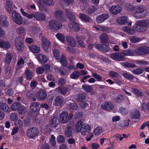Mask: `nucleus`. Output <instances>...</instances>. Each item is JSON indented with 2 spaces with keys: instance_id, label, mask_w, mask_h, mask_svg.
<instances>
[{
  "instance_id": "obj_24",
  "label": "nucleus",
  "mask_w": 149,
  "mask_h": 149,
  "mask_svg": "<svg viewBox=\"0 0 149 149\" xmlns=\"http://www.w3.org/2000/svg\"><path fill=\"white\" fill-rule=\"evenodd\" d=\"M66 14L69 19L72 22L75 21V16L73 13L68 9L65 10Z\"/></svg>"
},
{
  "instance_id": "obj_58",
  "label": "nucleus",
  "mask_w": 149,
  "mask_h": 149,
  "mask_svg": "<svg viewBox=\"0 0 149 149\" xmlns=\"http://www.w3.org/2000/svg\"><path fill=\"white\" fill-rule=\"evenodd\" d=\"M56 37L58 39L62 42H64L65 41V37L61 33H58L56 35Z\"/></svg>"
},
{
  "instance_id": "obj_46",
  "label": "nucleus",
  "mask_w": 149,
  "mask_h": 149,
  "mask_svg": "<svg viewBox=\"0 0 149 149\" xmlns=\"http://www.w3.org/2000/svg\"><path fill=\"white\" fill-rule=\"evenodd\" d=\"M18 110L19 114L23 115L27 111V109L25 107L21 105Z\"/></svg>"
},
{
  "instance_id": "obj_9",
  "label": "nucleus",
  "mask_w": 149,
  "mask_h": 149,
  "mask_svg": "<svg viewBox=\"0 0 149 149\" xmlns=\"http://www.w3.org/2000/svg\"><path fill=\"white\" fill-rule=\"evenodd\" d=\"M12 17L14 21L16 24L20 25L22 24V18L19 14L15 12H13Z\"/></svg>"
},
{
  "instance_id": "obj_3",
  "label": "nucleus",
  "mask_w": 149,
  "mask_h": 149,
  "mask_svg": "<svg viewBox=\"0 0 149 149\" xmlns=\"http://www.w3.org/2000/svg\"><path fill=\"white\" fill-rule=\"evenodd\" d=\"M134 52L136 54L140 55L149 54V47L142 46L137 47L134 50Z\"/></svg>"
},
{
  "instance_id": "obj_5",
  "label": "nucleus",
  "mask_w": 149,
  "mask_h": 149,
  "mask_svg": "<svg viewBox=\"0 0 149 149\" xmlns=\"http://www.w3.org/2000/svg\"><path fill=\"white\" fill-rule=\"evenodd\" d=\"M110 57L116 61H123L125 60L124 56L122 52H115L111 54Z\"/></svg>"
},
{
  "instance_id": "obj_49",
  "label": "nucleus",
  "mask_w": 149,
  "mask_h": 149,
  "mask_svg": "<svg viewBox=\"0 0 149 149\" xmlns=\"http://www.w3.org/2000/svg\"><path fill=\"white\" fill-rule=\"evenodd\" d=\"M9 107L6 103H0V109L3 110L4 111L7 112L9 109Z\"/></svg>"
},
{
  "instance_id": "obj_55",
  "label": "nucleus",
  "mask_w": 149,
  "mask_h": 149,
  "mask_svg": "<svg viewBox=\"0 0 149 149\" xmlns=\"http://www.w3.org/2000/svg\"><path fill=\"white\" fill-rule=\"evenodd\" d=\"M82 87L86 92H90L93 90L92 86H89L87 84H85L82 85Z\"/></svg>"
},
{
  "instance_id": "obj_25",
  "label": "nucleus",
  "mask_w": 149,
  "mask_h": 149,
  "mask_svg": "<svg viewBox=\"0 0 149 149\" xmlns=\"http://www.w3.org/2000/svg\"><path fill=\"white\" fill-rule=\"evenodd\" d=\"M140 115L139 111L136 109H134L131 111L130 116L132 118L138 119L140 117Z\"/></svg>"
},
{
  "instance_id": "obj_21",
  "label": "nucleus",
  "mask_w": 149,
  "mask_h": 149,
  "mask_svg": "<svg viewBox=\"0 0 149 149\" xmlns=\"http://www.w3.org/2000/svg\"><path fill=\"white\" fill-rule=\"evenodd\" d=\"M0 24L2 26L6 27L8 25V22L6 20L5 16L0 13Z\"/></svg>"
},
{
  "instance_id": "obj_16",
  "label": "nucleus",
  "mask_w": 149,
  "mask_h": 149,
  "mask_svg": "<svg viewBox=\"0 0 149 149\" xmlns=\"http://www.w3.org/2000/svg\"><path fill=\"white\" fill-rule=\"evenodd\" d=\"M15 7L14 4H13L11 1L7 0L6 4V9L8 13H11L13 10L14 7Z\"/></svg>"
},
{
  "instance_id": "obj_45",
  "label": "nucleus",
  "mask_w": 149,
  "mask_h": 149,
  "mask_svg": "<svg viewBox=\"0 0 149 149\" xmlns=\"http://www.w3.org/2000/svg\"><path fill=\"white\" fill-rule=\"evenodd\" d=\"M134 51L131 49H127L123 52L122 53L124 55V56H133L134 55Z\"/></svg>"
},
{
  "instance_id": "obj_19",
  "label": "nucleus",
  "mask_w": 149,
  "mask_h": 149,
  "mask_svg": "<svg viewBox=\"0 0 149 149\" xmlns=\"http://www.w3.org/2000/svg\"><path fill=\"white\" fill-rule=\"evenodd\" d=\"M109 15L108 14H103L99 16L96 18V21L98 23H102L108 18Z\"/></svg>"
},
{
  "instance_id": "obj_59",
  "label": "nucleus",
  "mask_w": 149,
  "mask_h": 149,
  "mask_svg": "<svg viewBox=\"0 0 149 149\" xmlns=\"http://www.w3.org/2000/svg\"><path fill=\"white\" fill-rule=\"evenodd\" d=\"M92 76L93 77L95 78L96 79L97 81H102V77L99 75L95 73H92Z\"/></svg>"
},
{
  "instance_id": "obj_36",
  "label": "nucleus",
  "mask_w": 149,
  "mask_h": 149,
  "mask_svg": "<svg viewBox=\"0 0 149 149\" xmlns=\"http://www.w3.org/2000/svg\"><path fill=\"white\" fill-rule=\"evenodd\" d=\"M127 19L128 18L127 17L123 16L118 19L117 20V22L120 24L123 25L127 22Z\"/></svg>"
},
{
  "instance_id": "obj_50",
  "label": "nucleus",
  "mask_w": 149,
  "mask_h": 149,
  "mask_svg": "<svg viewBox=\"0 0 149 149\" xmlns=\"http://www.w3.org/2000/svg\"><path fill=\"white\" fill-rule=\"evenodd\" d=\"M130 122V121L129 119H126L120 123V126L122 127H125L128 126L129 125Z\"/></svg>"
},
{
  "instance_id": "obj_61",
  "label": "nucleus",
  "mask_w": 149,
  "mask_h": 149,
  "mask_svg": "<svg viewBox=\"0 0 149 149\" xmlns=\"http://www.w3.org/2000/svg\"><path fill=\"white\" fill-rule=\"evenodd\" d=\"M130 39L132 42L134 43H137L141 40V38H136L134 36H130Z\"/></svg>"
},
{
  "instance_id": "obj_60",
  "label": "nucleus",
  "mask_w": 149,
  "mask_h": 149,
  "mask_svg": "<svg viewBox=\"0 0 149 149\" xmlns=\"http://www.w3.org/2000/svg\"><path fill=\"white\" fill-rule=\"evenodd\" d=\"M109 74V76L112 78H117L119 76V74L117 72L112 71H110Z\"/></svg>"
},
{
  "instance_id": "obj_30",
  "label": "nucleus",
  "mask_w": 149,
  "mask_h": 149,
  "mask_svg": "<svg viewBox=\"0 0 149 149\" xmlns=\"http://www.w3.org/2000/svg\"><path fill=\"white\" fill-rule=\"evenodd\" d=\"M37 58L38 60L42 63H46L48 60V59L46 56L40 54H38L37 55Z\"/></svg>"
},
{
  "instance_id": "obj_39",
  "label": "nucleus",
  "mask_w": 149,
  "mask_h": 149,
  "mask_svg": "<svg viewBox=\"0 0 149 149\" xmlns=\"http://www.w3.org/2000/svg\"><path fill=\"white\" fill-rule=\"evenodd\" d=\"M16 32L18 34L22 35L23 36H25L26 34L25 29L22 26L17 28Z\"/></svg>"
},
{
  "instance_id": "obj_57",
  "label": "nucleus",
  "mask_w": 149,
  "mask_h": 149,
  "mask_svg": "<svg viewBox=\"0 0 149 149\" xmlns=\"http://www.w3.org/2000/svg\"><path fill=\"white\" fill-rule=\"evenodd\" d=\"M124 97L123 95H117L115 98V100L117 102L119 103L123 101Z\"/></svg>"
},
{
  "instance_id": "obj_27",
  "label": "nucleus",
  "mask_w": 149,
  "mask_h": 149,
  "mask_svg": "<svg viewBox=\"0 0 149 149\" xmlns=\"http://www.w3.org/2000/svg\"><path fill=\"white\" fill-rule=\"evenodd\" d=\"M67 88L65 87H59L56 89V91L63 95H65L68 91Z\"/></svg>"
},
{
  "instance_id": "obj_47",
  "label": "nucleus",
  "mask_w": 149,
  "mask_h": 149,
  "mask_svg": "<svg viewBox=\"0 0 149 149\" xmlns=\"http://www.w3.org/2000/svg\"><path fill=\"white\" fill-rule=\"evenodd\" d=\"M103 132V130L100 127H97L94 130V134L95 136H98Z\"/></svg>"
},
{
  "instance_id": "obj_8",
  "label": "nucleus",
  "mask_w": 149,
  "mask_h": 149,
  "mask_svg": "<svg viewBox=\"0 0 149 149\" xmlns=\"http://www.w3.org/2000/svg\"><path fill=\"white\" fill-rule=\"evenodd\" d=\"M49 25L51 28L56 30L60 29L62 27V24L61 23L53 19L49 22Z\"/></svg>"
},
{
  "instance_id": "obj_42",
  "label": "nucleus",
  "mask_w": 149,
  "mask_h": 149,
  "mask_svg": "<svg viewBox=\"0 0 149 149\" xmlns=\"http://www.w3.org/2000/svg\"><path fill=\"white\" fill-rule=\"evenodd\" d=\"M13 57V56L12 54H7L6 55L5 60V63L8 65L10 64L11 62Z\"/></svg>"
},
{
  "instance_id": "obj_41",
  "label": "nucleus",
  "mask_w": 149,
  "mask_h": 149,
  "mask_svg": "<svg viewBox=\"0 0 149 149\" xmlns=\"http://www.w3.org/2000/svg\"><path fill=\"white\" fill-rule=\"evenodd\" d=\"M72 128L70 126H68L66 128L65 134L67 137H71L72 135Z\"/></svg>"
},
{
  "instance_id": "obj_32",
  "label": "nucleus",
  "mask_w": 149,
  "mask_h": 149,
  "mask_svg": "<svg viewBox=\"0 0 149 149\" xmlns=\"http://www.w3.org/2000/svg\"><path fill=\"white\" fill-rule=\"evenodd\" d=\"M108 39V36L106 34L102 33L100 36V40L102 43H106L107 42Z\"/></svg>"
},
{
  "instance_id": "obj_53",
  "label": "nucleus",
  "mask_w": 149,
  "mask_h": 149,
  "mask_svg": "<svg viewBox=\"0 0 149 149\" xmlns=\"http://www.w3.org/2000/svg\"><path fill=\"white\" fill-rule=\"evenodd\" d=\"M68 108L69 109H71L72 110H76L78 108V106L75 103H70L68 104Z\"/></svg>"
},
{
  "instance_id": "obj_15",
  "label": "nucleus",
  "mask_w": 149,
  "mask_h": 149,
  "mask_svg": "<svg viewBox=\"0 0 149 149\" xmlns=\"http://www.w3.org/2000/svg\"><path fill=\"white\" fill-rule=\"evenodd\" d=\"M39 105V103L36 102H33L30 105V109L32 112H37L40 109Z\"/></svg>"
},
{
  "instance_id": "obj_62",
  "label": "nucleus",
  "mask_w": 149,
  "mask_h": 149,
  "mask_svg": "<svg viewBox=\"0 0 149 149\" xmlns=\"http://www.w3.org/2000/svg\"><path fill=\"white\" fill-rule=\"evenodd\" d=\"M21 11L24 16L29 19H31L33 17H34V14H31L30 15H29L28 13L23 11V10L22 9H21Z\"/></svg>"
},
{
  "instance_id": "obj_7",
  "label": "nucleus",
  "mask_w": 149,
  "mask_h": 149,
  "mask_svg": "<svg viewBox=\"0 0 149 149\" xmlns=\"http://www.w3.org/2000/svg\"><path fill=\"white\" fill-rule=\"evenodd\" d=\"M126 8L129 11H132L135 13H141L144 11V9L142 7L139 6L134 7L129 3L127 4Z\"/></svg>"
},
{
  "instance_id": "obj_35",
  "label": "nucleus",
  "mask_w": 149,
  "mask_h": 149,
  "mask_svg": "<svg viewBox=\"0 0 149 149\" xmlns=\"http://www.w3.org/2000/svg\"><path fill=\"white\" fill-rule=\"evenodd\" d=\"M123 30L124 31L129 34H133L135 33V32L134 29L127 26L123 27Z\"/></svg>"
},
{
  "instance_id": "obj_64",
  "label": "nucleus",
  "mask_w": 149,
  "mask_h": 149,
  "mask_svg": "<svg viewBox=\"0 0 149 149\" xmlns=\"http://www.w3.org/2000/svg\"><path fill=\"white\" fill-rule=\"evenodd\" d=\"M123 76L125 78L129 79L132 80L134 78L133 75L127 73L123 74Z\"/></svg>"
},
{
  "instance_id": "obj_14",
  "label": "nucleus",
  "mask_w": 149,
  "mask_h": 149,
  "mask_svg": "<svg viewBox=\"0 0 149 149\" xmlns=\"http://www.w3.org/2000/svg\"><path fill=\"white\" fill-rule=\"evenodd\" d=\"M66 40L68 45L72 47H75L76 46V42L75 39L70 36H67Z\"/></svg>"
},
{
  "instance_id": "obj_23",
  "label": "nucleus",
  "mask_w": 149,
  "mask_h": 149,
  "mask_svg": "<svg viewBox=\"0 0 149 149\" xmlns=\"http://www.w3.org/2000/svg\"><path fill=\"white\" fill-rule=\"evenodd\" d=\"M42 44L43 45L42 47L44 50L47 52L48 50L45 48V46L49 47L51 45L50 41L47 40L46 38L42 37L41 38Z\"/></svg>"
},
{
  "instance_id": "obj_22",
  "label": "nucleus",
  "mask_w": 149,
  "mask_h": 149,
  "mask_svg": "<svg viewBox=\"0 0 149 149\" xmlns=\"http://www.w3.org/2000/svg\"><path fill=\"white\" fill-rule=\"evenodd\" d=\"M50 123L52 126L55 128L59 123V120L57 117L53 116L51 118Z\"/></svg>"
},
{
  "instance_id": "obj_44",
  "label": "nucleus",
  "mask_w": 149,
  "mask_h": 149,
  "mask_svg": "<svg viewBox=\"0 0 149 149\" xmlns=\"http://www.w3.org/2000/svg\"><path fill=\"white\" fill-rule=\"evenodd\" d=\"M39 8L42 11L46 10V8L45 5L41 0H38L37 1Z\"/></svg>"
},
{
  "instance_id": "obj_4",
  "label": "nucleus",
  "mask_w": 149,
  "mask_h": 149,
  "mask_svg": "<svg viewBox=\"0 0 149 149\" xmlns=\"http://www.w3.org/2000/svg\"><path fill=\"white\" fill-rule=\"evenodd\" d=\"M149 25L148 21H139L138 23L139 27L137 29V31L139 32H143L145 31Z\"/></svg>"
},
{
  "instance_id": "obj_43",
  "label": "nucleus",
  "mask_w": 149,
  "mask_h": 149,
  "mask_svg": "<svg viewBox=\"0 0 149 149\" xmlns=\"http://www.w3.org/2000/svg\"><path fill=\"white\" fill-rule=\"evenodd\" d=\"M25 74L26 76V79L29 80H31L33 76V74L30 70L26 69L25 72Z\"/></svg>"
},
{
  "instance_id": "obj_40",
  "label": "nucleus",
  "mask_w": 149,
  "mask_h": 149,
  "mask_svg": "<svg viewBox=\"0 0 149 149\" xmlns=\"http://www.w3.org/2000/svg\"><path fill=\"white\" fill-rule=\"evenodd\" d=\"M21 105H22V104L19 102H16L11 105V109L14 111L17 110H18Z\"/></svg>"
},
{
  "instance_id": "obj_33",
  "label": "nucleus",
  "mask_w": 149,
  "mask_h": 149,
  "mask_svg": "<svg viewBox=\"0 0 149 149\" xmlns=\"http://www.w3.org/2000/svg\"><path fill=\"white\" fill-rule=\"evenodd\" d=\"M81 75V72L79 71H74L70 75V77L73 79H77Z\"/></svg>"
},
{
  "instance_id": "obj_54",
  "label": "nucleus",
  "mask_w": 149,
  "mask_h": 149,
  "mask_svg": "<svg viewBox=\"0 0 149 149\" xmlns=\"http://www.w3.org/2000/svg\"><path fill=\"white\" fill-rule=\"evenodd\" d=\"M76 99L78 102H81L85 99V95L83 94L78 95H77Z\"/></svg>"
},
{
  "instance_id": "obj_34",
  "label": "nucleus",
  "mask_w": 149,
  "mask_h": 149,
  "mask_svg": "<svg viewBox=\"0 0 149 149\" xmlns=\"http://www.w3.org/2000/svg\"><path fill=\"white\" fill-rule=\"evenodd\" d=\"M79 17L81 19L86 22H89L91 20V18L88 16L84 14H80Z\"/></svg>"
},
{
  "instance_id": "obj_63",
  "label": "nucleus",
  "mask_w": 149,
  "mask_h": 149,
  "mask_svg": "<svg viewBox=\"0 0 149 149\" xmlns=\"http://www.w3.org/2000/svg\"><path fill=\"white\" fill-rule=\"evenodd\" d=\"M53 54L55 58L58 60L60 56L59 51L56 49H55L53 50Z\"/></svg>"
},
{
  "instance_id": "obj_20",
  "label": "nucleus",
  "mask_w": 149,
  "mask_h": 149,
  "mask_svg": "<svg viewBox=\"0 0 149 149\" xmlns=\"http://www.w3.org/2000/svg\"><path fill=\"white\" fill-rule=\"evenodd\" d=\"M102 108L108 111H110L113 109V104L110 102H103L101 105Z\"/></svg>"
},
{
  "instance_id": "obj_48",
  "label": "nucleus",
  "mask_w": 149,
  "mask_h": 149,
  "mask_svg": "<svg viewBox=\"0 0 149 149\" xmlns=\"http://www.w3.org/2000/svg\"><path fill=\"white\" fill-rule=\"evenodd\" d=\"M121 64L123 65L127 68H134L136 66L134 64L130 62H125L122 63Z\"/></svg>"
},
{
  "instance_id": "obj_18",
  "label": "nucleus",
  "mask_w": 149,
  "mask_h": 149,
  "mask_svg": "<svg viewBox=\"0 0 149 149\" xmlns=\"http://www.w3.org/2000/svg\"><path fill=\"white\" fill-rule=\"evenodd\" d=\"M15 44L18 50H22L23 49L24 44L20 38H16L15 40Z\"/></svg>"
},
{
  "instance_id": "obj_29",
  "label": "nucleus",
  "mask_w": 149,
  "mask_h": 149,
  "mask_svg": "<svg viewBox=\"0 0 149 149\" xmlns=\"http://www.w3.org/2000/svg\"><path fill=\"white\" fill-rule=\"evenodd\" d=\"M10 43L8 42L0 40V47L5 49H9L10 47Z\"/></svg>"
},
{
  "instance_id": "obj_13",
  "label": "nucleus",
  "mask_w": 149,
  "mask_h": 149,
  "mask_svg": "<svg viewBox=\"0 0 149 149\" xmlns=\"http://www.w3.org/2000/svg\"><path fill=\"white\" fill-rule=\"evenodd\" d=\"M55 17L57 19L61 22H64L66 20V18L63 15V13L61 11H56L55 13Z\"/></svg>"
},
{
  "instance_id": "obj_52",
  "label": "nucleus",
  "mask_w": 149,
  "mask_h": 149,
  "mask_svg": "<svg viewBox=\"0 0 149 149\" xmlns=\"http://www.w3.org/2000/svg\"><path fill=\"white\" fill-rule=\"evenodd\" d=\"M136 63L139 65L145 66L146 65H148V62L147 61L138 60L136 61Z\"/></svg>"
},
{
  "instance_id": "obj_12",
  "label": "nucleus",
  "mask_w": 149,
  "mask_h": 149,
  "mask_svg": "<svg viewBox=\"0 0 149 149\" xmlns=\"http://www.w3.org/2000/svg\"><path fill=\"white\" fill-rule=\"evenodd\" d=\"M29 33L32 35L36 36L40 35V31L39 28L37 26H30L29 29Z\"/></svg>"
},
{
  "instance_id": "obj_37",
  "label": "nucleus",
  "mask_w": 149,
  "mask_h": 149,
  "mask_svg": "<svg viewBox=\"0 0 149 149\" xmlns=\"http://www.w3.org/2000/svg\"><path fill=\"white\" fill-rule=\"evenodd\" d=\"M24 63V60L22 58H20V59L18 60L17 63V67L16 69V72L19 71V69L23 67Z\"/></svg>"
},
{
  "instance_id": "obj_38",
  "label": "nucleus",
  "mask_w": 149,
  "mask_h": 149,
  "mask_svg": "<svg viewBox=\"0 0 149 149\" xmlns=\"http://www.w3.org/2000/svg\"><path fill=\"white\" fill-rule=\"evenodd\" d=\"M60 62L64 66H66L67 65L68 61L64 55L62 54L61 55L60 59Z\"/></svg>"
},
{
  "instance_id": "obj_56",
  "label": "nucleus",
  "mask_w": 149,
  "mask_h": 149,
  "mask_svg": "<svg viewBox=\"0 0 149 149\" xmlns=\"http://www.w3.org/2000/svg\"><path fill=\"white\" fill-rule=\"evenodd\" d=\"M144 71V70L141 68H137L133 70L132 71V72L138 75L142 73Z\"/></svg>"
},
{
  "instance_id": "obj_31",
  "label": "nucleus",
  "mask_w": 149,
  "mask_h": 149,
  "mask_svg": "<svg viewBox=\"0 0 149 149\" xmlns=\"http://www.w3.org/2000/svg\"><path fill=\"white\" fill-rule=\"evenodd\" d=\"M29 49L31 52L34 53H38L40 51V47L39 46L35 45L29 46Z\"/></svg>"
},
{
  "instance_id": "obj_28",
  "label": "nucleus",
  "mask_w": 149,
  "mask_h": 149,
  "mask_svg": "<svg viewBox=\"0 0 149 149\" xmlns=\"http://www.w3.org/2000/svg\"><path fill=\"white\" fill-rule=\"evenodd\" d=\"M34 17L37 20L42 21L45 20L46 17L45 15L42 13L37 12L34 15Z\"/></svg>"
},
{
  "instance_id": "obj_26",
  "label": "nucleus",
  "mask_w": 149,
  "mask_h": 149,
  "mask_svg": "<svg viewBox=\"0 0 149 149\" xmlns=\"http://www.w3.org/2000/svg\"><path fill=\"white\" fill-rule=\"evenodd\" d=\"M69 26L75 32L79 31L80 29L79 25L75 21L72 22V24H69Z\"/></svg>"
},
{
  "instance_id": "obj_6",
  "label": "nucleus",
  "mask_w": 149,
  "mask_h": 149,
  "mask_svg": "<svg viewBox=\"0 0 149 149\" xmlns=\"http://www.w3.org/2000/svg\"><path fill=\"white\" fill-rule=\"evenodd\" d=\"M38 134V131L36 127L31 128L27 131V135L29 138H33L37 136Z\"/></svg>"
},
{
  "instance_id": "obj_1",
  "label": "nucleus",
  "mask_w": 149,
  "mask_h": 149,
  "mask_svg": "<svg viewBox=\"0 0 149 149\" xmlns=\"http://www.w3.org/2000/svg\"><path fill=\"white\" fill-rule=\"evenodd\" d=\"M75 128L77 132H80L81 135L83 136L88 135L91 132L90 126L86 123H83L80 120L77 121Z\"/></svg>"
},
{
  "instance_id": "obj_17",
  "label": "nucleus",
  "mask_w": 149,
  "mask_h": 149,
  "mask_svg": "<svg viewBox=\"0 0 149 149\" xmlns=\"http://www.w3.org/2000/svg\"><path fill=\"white\" fill-rule=\"evenodd\" d=\"M64 98L61 95H58L54 99V104L56 106H60L64 102Z\"/></svg>"
},
{
  "instance_id": "obj_10",
  "label": "nucleus",
  "mask_w": 149,
  "mask_h": 149,
  "mask_svg": "<svg viewBox=\"0 0 149 149\" xmlns=\"http://www.w3.org/2000/svg\"><path fill=\"white\" fill-rule=\"evenodd\" d=\"M36 95L39 100L43 101L46 98L47 94L45 91L42 89L36 93Z\"/></svg>"
},
{
  "instance_id": "obj_11",
  "label": "nucleus",
  "mask_w": 149,
  "mask_h": 149,
  "mask_svg": "<svg viewBox=\"0 0 149 149\" xmlns=\"http://www.w3.org/2000/svg\"><path fill=\"white\" fill-rule=\"evenodd\" d=\"M121 7L119 5L111 6L109 8L110 12L115 15L120 13L121 10Z\"/></svg>"
},
{
  "instance_id": "obj_51",
  "label": "nucleus",
  "mask_w": 149,
  "mask_h": 149,
  "mask_svg": "<svg viewBox=\"0 0 149 149\" xmlns=\"http://www.w3.org/2000/svg\"><path fill=\"white\" fill-rule=\"evenodd\" d=\"M119 112L123 116H125L128 114V111L126 108L123 107H120L118 110Z\"/></svg>"
},
{
  "instance_id": "obj_2",
  "label": "nucleus",
  "mask_w": 149,
  "mask_h": 149,
  "mask_svg": "<svg viewBox=\"0 0 149 149\" xmlns=\"http://www.w3.org/2000/svg\"><path fill=\"white\" fill-rule=\"evenodd\" d=\"M59 116L60 122L62 124H65L72 118L73 115L72 114L68 115L67 112L64 111L61 113Z\"/></svg>"
}]
</instances>
